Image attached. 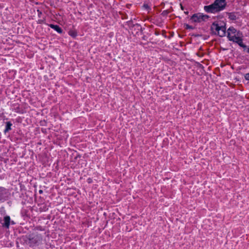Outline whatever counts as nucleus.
<instances>
[{"label":"nucleus","instance_id":"nucleus-1","mask_svg":"<svg viewBox=\"0 0 249 249\" xmlns=\"http://www.w3.org/2000/svg\"><path fill=\"white\" fill-rule=\"evenodd\" d=\"M228 38L230 41L235 42L242 48H247V46L243 42V35L242 33L237 30L233 27H230L227 30Z\"/></svg>","mask_w":249,"mask_h":249},{"label":"nucleus","instance_id":"nucleus-2","mask_svg":"<svg viewBox=\"0 0 249 249\" xmlns=\"http://www.w3.org/2000/svg\"><path fill=\"white\" fill-rule=\"evenodd\" d=\"M227 5L226 0H214L212 4L204 6V10L208 13L216 14L225 10Z\"/></svg>","mask_w":249,"mask_h":249},{"label":"nucleus","instance_id":"nucleus-3","mask_svg":"<svg viewBox=\"0 0 249 249\" xmlns=\"http://www.w3.org/2000/svg\"><path fill=\"white\" fill-rule=\"evenodd\" d=\"M24 241L30 247L38 246L42 243L43 236L37 232H33L26 235Z\"/></svg>","mask_w":249,"mask_h":249},{"label":"nucleus","instance_id":"nucleus-4","mask_svg":"<svg viewBox=\"0 0 249 249\" xmlns=\"http://www.w3.org/2000/svg\"><path fill=\"white\" fill-rule=\"evenodd\" d=\"M211 30L213 34L217 35L220 37L226 35V28L225 24L221 25L218 23L213 22L211 25Z\"/></svg>","mask_w":249,"mask_h":249},{"label":"nucleus","instance_id":"nucleus-5","mask_svg":"<svg viewBox=\"0 0 249 249\" xmlns=\"http://www.w3.org/2000/svg\"><path fill=\"white\" fill-rule=\"evenodd\" d=\"M210 17L207 15H204L202 13H198L194 14L190 18L192 22L200 23L202 21L207 20Z\"/></svg>","mask_w":249,"mask_h":249},{"label":"nucleus","instance_id":"nucleus-6","mask_svg":"<svg viewBox=\"0 0 249 249\" xmlns=\"http://www.w3.org/2000/svg\"><path fill=\"white\" fill-rule=\"evenodd\" d=\"M11 196L9 189L3 187H0V201L4 202L8 200Z\"/></svg>","mask_w":249,"mask_h":249},{"label":"nucleus","instance_id":"nucleus-7","mask_svg":"<svg viewBox=\"0 0 249 249\" xmlns=\"http://www.w3.org/2000/svg\"><path fill=\"white\" fill-rule=\"evenodd\" d=\"M10 224L15 225L16 223L14 221H11L10 217L9 215H6L3 217V222H1L2 227L8 229L9 228Z\"/></svg>","mask_w":249,"mask_h":249},{"label":"nucleus","instance_id":"nucleus-8","mask_svg":"<svg viewBox=\"0 0 249 249\" xmlns=\"http://www.w3.org/2000/svg\"><path fill=\"white\" fill-rule=\"evenodd\" d=\"M49 26L52 29L56 31L58 33L61 34L63 32L62 29L57 25L50 24Z\"/></svg>","mask_w":249,"mask_h":249},{"label":"nucleus","instance_id":"nucleus-9","mask_svg":"<svg viewBox=\"0 0 249 249\" xmlns=\"http://www.w3.org/2000/svg\"><path fill=\"white\" fill-rule=\"evenodd\" d=\"M229 16V18L231 20H236L237 19V15L234 12L226 13Z\"/></svg>","mask_w":249,"mask_h":249},{"label":"nucleus","instance_id":"nucleus-10","mask_svg":"<svg viewBox=\"0 0 249 249\" xmlns=\"http://www.w3.org/2000/svg\"><path fill=\"white\" fill-rule=\"evenodd\" d=\"M5 124V128L3 131L5 134L12 129L11 126H12V124L10 122H7Z\"/></svg>","mask_w":249,"mask_h":249},{"label":"nucleus","instance_id":"nucleus-11","mask_svg":"<svg viewBox=\"0 0 249 249\" xmlns=\"http://www.w3.org/2000/svg\"><path fill=\"white\" fill-rule=\"evenodd\" d=\"M69 35L72 37H75L77 35V32L76 31L71 30L69 32Z\"/></svg>","mask_w":249,"mask_h":249},{"label":"nucleus","instance_id":"nucleus-12","mask_svg":"<svg viewBox=\"0 0 249 249\" xmlns=\"http://www.w3.org/2000/svg\"><path fill=\"white\" fill-rule=\"evenodd\" d=\"M37 13L38 17L39 18H41V16L42 15V12L40 10L38 9V10H37Z\"/></svg>","mask_w":249,"mask_h":249},{"label":"nucleus","instance_id":"nucleus-13","mask_svg":"<svg viewBox=\"0 0 249 249\" xmlns=\"http://www.w3.org/2000/svg\"><path fill=\"white\" fill-rule=\"evenodd\" d=\"M37 23L39 24H42L44 23V19H40L37 21Z\"/></svg>","mask_w":249,"mask_h":249},{"label":"nucleus","instance_id":"nucleus-14","mask_svg":"<svg viewBox=\"0 0 249 249\" xmlns=\"http://www.w3.org/2000/svg\"><path fill=\"white\" fill-rule=\"evenodd\" d=\"M245 78L247 80H249V73L245 74Z\"/></svg>","mask_w":249,"mask_h":249},{"label":"nucleus","instance_id":"nucleus-15","mask_svg":"<svg viewBox=\"0 0 249 249\" xmlns=\"http://www.w3.org/2000/svg\"><path fill=\"white\" fill-rule=\"evenodd\" d=\"M246 52L249 53V46H247V48H243Z\"/></svg>","mask_w":249,"mask_h":249},{"label":"nucleus","instance_id":"nucleus-16","mask_svg":"<svg viewBox=\"0 0 249 249\" xmlns=\"http://www.w3.org/2000/svg\"><path fill=\"white\" fill-rule=\"evenodd\" d=\"M43 211H46L48 210V208L46 206H44L43 208H41Z\"/></svg>","mask_w":249,"mask_h":249},{"label":"nucleus","instance_id":"nucleus-17","mask_svg":"<svg viewBox=\"0 0 249 249\" xmlns=\"http://www.w3.org/2000/svg\"><path fill=\"white\" fill-rule=\"evenodd\" d=\"M187 28L188 29H192V27L189 25H187Z\"/></svg>","mask_w":249,"mask_h":249},{"label":"nucleus","instance_id":"nucleus-18","mask_svg":"<svg viewBox=\"0 0 249 249\" xmlns=\"http://www.w3.org/2000/svg\"><path fill=\"white\" fill-rule=\"evenodd\" d=\"M39 194H42V193H43L42 190H40L39 191Z\"/></svg>","mask_w":249,"mask_h":249},{"label":"nucleus","instance_id":"nucleus-19","mask_svg":"<svg viewBox=\"0 0 249 249\" xmlns=\"http://www.w3.org/2000/svg\"><path fill=\"white\" fill-rule=\"evenodd\" d=\"M185 14H187L188 13V12H185Z\"/></svg>","mask_w":249,"mask_h":249}]
</instances>
